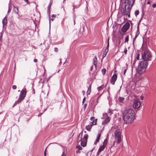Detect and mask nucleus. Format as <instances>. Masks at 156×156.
<instances>
[{"label": "nucleus", "mask_w": 156, "mask_h": 156, "mask_svg": "<svg viewBox=\"0 0 156 156\" xmlns=\"http://www.w3.org/2000/svg\"><path fill=\"white\" fill-rule=\"evenodd\" d=\"M123 120L126 124L132 123L135 118V111L132 109H126L123 113Z\"/></svg>", "instance_id": "nucleus-1"}, {"label": "nucleus", "mask_w": 156, "mask_h": 156, "mask_svg": "<svg viewBox=\"0 0 156 156\" xmlns=\"http://www.w3.org/2000/svg\"><path fill=\"white\" fill-rule=\"evenodd\" d=\"M148 63L146 61H142L139 62L136 68V73L139 74L144 73L147 68Z\"/></svg>", "instance_id": "nucleus-2"}, {"label": "nucleus", "mask_w": 156, "mask_h": 156, "mask_svg": "<svg viewBox=\"0 0 156 156\" xmlns=\"http://www.w3.org/2000/svg\"><path fill=\"white\" fill-rule=\"evenodd\" d=\"M142 58L144 60L143 61L147 62L151 60L152 55L148 50H146L142 52Z\"/></svg>", "instance_id": "nucleus-3"}, {"label": "nucleus", "mask_w": 156, "mask_h": 156, "mask_svg": "<svg viewBox=\"0 0 156 156\" xmlns=\"http://www.w3.org/2000/svg\"><path fill=\"white\" fill-rule=\"evenodd\" d=\"M131 10V9L127 7L124 5H122L120 7V11L122 14L124 16L128 15L129 18L130 17Z\"/></svg>", "instance_id": "nucleus-4"}, {"label": "nucleus", "mask_w": 156, "mask_h": 156, "mask_svg": "<svg viewBox=\"0 0 156 156\" xmlns=\"http://www.w3.org/2000/svg\"><path fill=\"white\" fill-rule=\"evenodd\" d=\"M27 93L26 89L24 88L23 89L20 94L18 100V102L19 103L23 100L25 98Z\"/></svg>", "instance_id": "nucleus-5"}, {"label": "nucleus", "mask_w": 156, "mask_h": 156, "mask_svg": "<svg viewBox=\"0 0 156 156\" xmlns=\"http://www.w3.org/2000/svg\"><path fill=\"white\" fill-rule=\"evenodd\" d=\"M114 135L115 139L117 140V143H120L121 141V133L119 129L115 130L114 132Z\"/></svg>", "instance_id": "nucleus-6"}, {"label": "nucleus", "mask_w": 156, "mask_h": 156, "mask_svg": "<svg viewBox=\"0 0 156 156\" xmlns=\"http://www.w3.org/2000/svg\"><path fill=\"white\" fill-rule=\"evenodd\" d=\"M135 0H125L124 5L131 9L132 8Z\"/></svg>", "instance_id": "nucleus-7"}, {"label": "nucleus", "mask_w": 156, "mask_h": 156, "mask_svg": "<svg viewBox=\"0 0 156 156\" xmlns=\"http://www.w3.org/2000/svg\"><path fill=\"white\" fill-rule=\"evenodd\" d=\"M130 26L129 23H126L121 28V31L123 33L126 32L129 29Z\"/></svg>", "instance_id": "nucleus-8"}, {"label": "nucleus", "mask_w": 156, "mask_h": 156, "mask_svg": "<svg viewBox=\"0 0 156 156\" xmlns=\"http://www.w3.org/2000/svg\"><path fill=\"white\" fill-rule=\"evenodd\" d=\"M140 106V103L139 100L135 99L133 101V107L135 109H137L139 108Z\"/></svg>", "instance_id": "nucleus-9"}, {"label": "nucleus", "mask_w": 156, "mask_h": 156, "mask_svg": "<svg viewBox=\"0 0 156 156\" xmlns=\"http://www.w3.org/2000/svg\"><path fill=\"white\" fill-rule=\"evenodd\" d=\"M103 116L106 117L105 121L102 122V124L103 125H105L109 122L110 120V117L108 116L107 113H105L103 115Z\"/></svg>", "instance_id": "nucleus-10"}, {"label": "nucleus", "mask_w": 156, "mask_h": 156, "mask_svg": "<svg viewBox=\"0 0 156 156\" xmlns=\"http://www.w3.org/2000/svg\"><path fill=\"white\" fill-rule=\"evenodd\" d=\"M117 75L116 74H114L112 76L110 80V82L112 85L115 84V82L117 79Z\"/></svg>", "instance_id": "nucleus-11"}, {"label": "nucleus", "mask_w": 156, "mask_h": 156, "mask_svg": "<svg viewBox=\"0 0 156 156\" xmlns=\"http://www.w3.org/2000/svg\"><path fill=\"white\" fill-rule=\"evenodd\" d=\"M95 117H92L90 118L91 121H92V122L94 124V125H96L97 124V119H95Z\"/></svg>", "instance_id": "nucleus-12"}, {"label": "nucleus", "mask_w": 156, "mask_h": 156, "mask_svg": "<svg viewBox=\"0 0 156 156\" xmlns=\"http://www.w3.org/2000/svg\"><path fill=\"white\" fill-rule=\"evenodd\" d=\"M97 59L96 56H95L93 58V63L94 65L95 66V67L96 68L97 65Z\"/></svg>", "instance_id": "nucleus-13"}, {"label": "nucleus", "mask_w": 156, "mask_h": 156, "mask_svg": "<svg viewBox=\"0 0 156 156\" xmlns=\"http://www.w3.org/2000/svg\"><path fill=\"white\" fill-rule=\"evenodd\" d=\"M7 22V18L6 17H4L2 20V23L3 26L6 25Z\"/></svg>", "instance_id": "nucleus-14"}, {"label": "nucleus", "mask_w": 156, "mask_h": 156, "mask_svg": "<svg viewBox=\"0 0 156 156\" xmlns=\"http://www.w3.org/2000/svg\"><path fill=\"white\" fill-rule=\"evenodd\" d=\"M92 126L90 124L86 126V129L88 131H90Z\"/></svg>", "instance_id": "nucleus-15"}, {"label": "nucleus", "mask_w": 156, "mask_h": 156, "mask_svg": "<svg viewBox=\"0 0 156 156\" xmlns=\"http://www.w3.org/2000/svg\"><path fill=\"white\" fill-rule=\"evenodd\" d=\"M105 147L102 145L98 149L97 154H98L100 152L102 151L105 148Z\"/></svg>", "instance_id": "nucleus-16"}, {"label": "nucleus", "mask_w": 156, "mask_h": 156, "mask_svg": "<svg viewBox=\"0 0 156 156\" xmlns=\"http://www.w3.org/2000/svg\"><path fill=\"white\" fill-rule=\"evenodd\" d=\"M13 11L16 13L18 14V8L15 6H14Z\"/></svg>", "instance_id": "nucleus-17"}, {"label": "nucleus", "mask_w": 156, "mask_h": 156, "mask_svg": "<svg viewBox=\"0 0 156 156\" xmlns=\"http://www.w3.org/2000/svg\"><path fill=\"white\" fill-rule=\"evenodd\" d=\"M91 86L90 85L88 87V90L87 92V95H89L90 94L91 91Z\"/></svg>", "instance_id": "nucleus-18"}, {"label": "nucleus", "mask_w": 156, "mask_h": 156, "mask_svg": "<svg viewBox=\"0 0 156 156\" xmlns=\"http://www.w3.org/2000/svg\"><path fill=\"white\" fill-rule=\"evenodd\" d=\"M82 133L83 132H82L81 133H80L77 139V141H80L81 140L82 137Z\"/></svg>", "instance_id": "nucleus-19"}, {"label": "nucleus", "mask_w": 156, "mask_h": 156, "mask_svg": "<svg viewBox=\"0 0 156 156\" xmlns=\"http://www.w3.org/2000/svg\"><path fill=\"white\" fill-rule=\"evenodd\" d=\"M109 39H108V45H107V47H106V48L105 49V52H108V48H109Z\"/></svg>", "instance_id": "nucleus-20"}, {"label": "nucleus", "mask_w": 156, "mask_h": 156, "mask_svg": "<svg viewBox=\"0 0 156 156\" xmlns=\"http://www.w3.org/2000/svg\"><path fill=\"white\" fill-rule=\"evenodd\" d=\"M100 136H101V134H100V133L99 134H98V136L97 137V138L96 139V142L94 143L96 144V143L99 141L100 139Z\"/></svg>", "instance_id": "nucleus-21"}, {"label": "nucleus", "mask_w": 156, "mask_h": 156, "mask_svg": "<svg viewBox=\"0 0 156 156\" xmlns=\"http://www.w3.org/2000/svg\"><path fill=\"white\" fill-rule=\"evenodd\" d=\"M124 99V98L122 97H119V98L118 100L121 102H122Z\"/></svg>", "instance_id": "nucleus-22"}, {"label": "nucleus", "mask_w": 156, "mask_h": 156, "mask_svg": "<svg viewBox=\"0 0 156 156\" xmlns=\"http://www.w3.org/2000/svg\"><path fill=\"white\" fill-rule=\"evenodd\" d=\"M81 145L82 146L84 147L86 145V143L85 142L81 141Z\"/></svg>", "instance_id": "nucleus-23"}, {"label": "nucleus", "mask_w": 156, "mask_h": 156, "mask_svg": "<svg viewBox=\"0 0 156 156\" xmlns=\"http://www.w3.org/2000/svg\"><path fill=\"white\" fill-rule=\"evenodd\" d=\"M88 139V135L87 134H85L83 137V139L87 141Z\"/></svg>", "instance_id": "nucleus-24"}, {"label": "nucleus", "mask_w": 156, "mask_h": 156, "mask_svg": "<svg viewBox=\"0 0 156 156\" xmlns=\"http://www.w3.org/2000/svg\"><path fill=\"white\" fill-rule=\"evenodd\" d=\"M107 142V140L106 139H105L103 143V145L105 147V146L106 145Z\"/></svg>", "instance_id": "nucleus-25"}, {"label": "nucleus", "mask_w": 156, "mask_h": 156, "mask_svg": "<svg viewBox=\"0 0 156 156\" xmlns=\"http://www.w3.org/2000/svg\"><path fill=\"white\" fill-rule=\"evenodd\" d=\"M73 12L74 13L75 11V9L77 8V6L76 5H73Z\"/></svg>", "instance_id": "nucleus-26"}, {"label": "nucleus", "mask_w": 156, "mask_h": 156, "mask_svg": "<svg viewBox=\"0 0 156 156\" xmlns=\"http://www.w3.org/2000/svg\"><path fill=\"white\" fill-rule=\"evenodd\" d=\"M104 85H101V86L99 87H98V89L99 91L101 90L103 88Z\"/></svg>", "instance_id": "nucleus-27"}, {"label": "nucleus", "mask_w": 156, "mask_h": 156, "mask_svg": "<svg viewBox=\"0 0 156 156\" xmlns=\"http://www.w3.org/2000/svg\"><path fill=\"white\" fill-rule=\"evenodd\" d=\"M101 72L103 75H105L106 72V69H102Z\"/></svg>", "instance_id": "nucleus-28"}, {"label": "nucleus", "mask_w": 156, "mask_h": 156, "mask_svg": "<svg viewBox=\"0 0 156 156\" xmlns=\"http://www.w3.org/2000/svg\"><path fill=\"white\" fill-rule=\"evenodd\" d=\"M107 53H108V52H105V51L104 50V54L102 55L103 58H104L106 56Z\"/></svg>", "instance_id": "nucleus-29"}, {"label": "nucleus", "mask_w": 156, "mask_h": 156, "mask_svg": "<svg viewBox=\"0 0 156 156\" xmlns=\"http://www.w3.org/2000/svg\"><path fill=\"white\" fill-rule=\"evenodd\" d=\"M139 11L138 10H136L135 12V15L136 16L139 15Z\"/></svg>", "instance_id": "nucleus-30"}, {"label": "nucleus", "mask_w": 156, "mask_h": 156, "mask_svg": "<svg viewBox=\"0 0 156 156\" xmlns=\"http://www.w3.org/2000/svg\"><path fill=\"white\" fill-rule=\"evenodd\" d=\"M129 41V36H127L125 39V42H127Z\"/></svg>", "instance_id": "nucleus-31"}, {"label": "nucleus", "mask_w": 156, "mask_h": 156, "mask_svg": "<svg viewBox=\"0 0 156 156\" xmlns=\"http://www.w3.org/2000/svg\"><path fill=\"white\" fill-rule=\"evenodd\" d=\"M77 148H78L79 150H81L82 149V147L80 145L77 146L76 147Z\"/></svg>", "instance_id": "nucleus-32"}, {"label": "nucleus", "mask_w": 156, "mask_h": 156, "mask_svg": "<svg viewBox=\"0 0 156 156\" xmlns=\"http://www.w3.org/2000/svg\"><path fill=\"white\" fill-rule=\"evenodd\" d=\"M139 58H140V54H138L136 57V59H137V60H139Z\"/></svg>", "instance_id": "nucleus-33"}, {"label": "nucleus", "mask_w": 156, "mask_h": 156, "mask_svg": "<svg viewBox=\"0 0 156 156\" xmlns=\"http://www.w3.org/2000/svg\"><path fill=\"white\" fill-rule=\"evenodd\" d=\"M127 49L126 48H125L124 50V52L125 54V55H126L127 52Z\"/></svg>", "instance_id": "nucleus-34"}, {"label": "nucleus", "mask_w": 156, "mask_h": 156, "mask_svg": "<svg viewBox=\"0 0 156 156\" xmlns=\"http://www.w3.org/2000/svg\"><path fill=\"white\" fill-rule=\"evenodd\" d=\"M54 51L56 52H57L58 51V48H54Z\"/></svg>", "instance_id": "nucleus-35"}, {"label": "nucleus", "mask_w": 156, "mask_h": 156, "mask_svg": "<svg viewBox=\"0 0 156 156\" xmlns=\"http://www.w3.org/2000/svg\"><path fill=\"white\" fill-rule=\"evenodd\" d=\"M16 86L15 85H14L12 86V88L13 90L16 89Z\"/></svg>", "instance_id": "nucleus-36"}, {"label": "nucleus", "mask_w": 156, "mask_h": 156, "mask_svg": "<svg viewBox=\"0 0 156 156\" xmlns=\"http://www.w3.org/2000/svg\"><path fill=\"white\" fill-rule=\"evenodd\" d=\"M25 2H26V3H27V4H30V2L28 1V0H23Z\"/></svg>", "instance_id": "nucleus-37"}, {"label": "nucleus", "mask_w": 156, "mask_h": 156, "mask_svg": "<svg viewBox=\"0 0 156 156\" xmlns=\"http://www.w3.org/2000/svg\"><path fill=\"white\" fill-rule=\"evenodd\" d=\"M85 100H86V97H84V98H83V101H82V103L83 104L85 101Z\"/></svg>", "instance_id": "nucleus-38"}, {"label": "nucleus", "mask_w": 156, "mask_h": 156, "mask_svg": "<svg viewBox=\"0 0 156 156\" xmlns=\"http://www.w3.org/2000/svg\"><path fill=\"white\" fill-rule=\"evenodd\" d=\"M152 6L153 8H155V7H156V4H154L153 5H152Z\"/></svg>", "instance_id": "nucleus-39"}, {"label": "nucleus", "mask_w": 156, "mask_h": 156, "mask_svg": "<svg viewBox=\"0 0 156 156\" xmlns=\"http://www.w3.org/2000/svg\"><path fill=\"white\" fill-rule=\"evenodd\" d=\"M51 17L52 18H55V17H56V16L55 15L53 14V15H52Z\"/></svg>", "instance_id": "nucleus-40"}, {"label": "nucleus", "mask_w": 156, "mask_h": 156, "mask_svg": "<svg viewBox=\"0 0 156 156\" xmlns=\"http://www.w3.org/2000/svg\"><path fill=\"white\" fill-rule=\"evenodd\" d=\"M11 9L10 8V7L9 6V9H8V13L9 12H10V11H11Z\"/></svg>", "instance_id": "nucleus-41"}, {"label": "nucleus", "mask_w": 156, "mask_h": 156, "mask_svg": "<svg viewBox=\"0 0 156 156\" xmlns=\"http://www.w3.org/2000/svg\"><path fill=\"white\" fill-rule=\"evenodd\" d=\"M90 124L92 126H94V124L93 123V122H91L90 123Z\"/></svg>", "instance_id": "nucleus-42"}, {"label": "nucleus", "mask_w": 156, "mask_h": 156, "mask_svg": "<svg viewBox=\"0 0 156 156\" xmlns=\"http://www.w3.org/2000/svg\"><path fill=\"white\" fill-rule=\"evenodd\" d=\"M62 156H66V154H65V152H63L62 153Z\"/></svg>", "instance_id": "nucleus-43"}, {"label": "nucleus", "mask_w": 156, "mask_h": 156, "mask_svg": "<svg viewBox=\"0 0 156 156\" xmlns=\"http://www.w3.org/2000/svg\"><path fill=\"white\" fill-rule=\"evenodd\" d=\"M126 70H127V69H125L124 70V74L125 75L126 73Z\"/></svg>", "instance_id": "nucleus-44"}, {"label": "nucleus", "mask_w": 156, "mask_h": 156, "mask_svg": "<svg viewBox=\"0 0 156 156\" xmlns=\"http://www.w3.org/2000/svg\"><path fill=\"white\" fill-rule=\"evenodd\" d=\"M34 62H37V59H34Z\"/></svg>", "instance_id": "nucleus-45"}, {"label": "nucleus", "mask_w": 156, "mask_h": 156, "mask_svg": "<svg viewBox=\"0 0 156 156\" xmlns=\"http://www.w3.org/2000/svg\"><path fill=\"white\" fill-rule=\"evenodd\" d=\"M138 36V35H136V34L135 36V38L134 39V41L136 39V38L137 37V36Z\"/></svg>", "instance_id": "nucleus-46"}, {"label": "nucleus", "mask_w": 156, "mask_h": 156, "mask_svg": "<svg viewBox=\"0 0 156 156\" xmlns=\"http://www.w3.org/2000/svg\"><path fill=\"white\" fill-rule=\"evenodd\" d=\"M48 11L50 12V7L48 6Z\"/></svg>", "instance_id": "nucleus-47"}, {"label": "nucleus", "mask_w": 156, "mask_h": 156, "mask_svg": "<svg viewBox=\"0 0 156 156\" xmlns=\"http://www.w3.org/2000/svg\"><path fill=\"white\" fill-rule=\"evenodd\" d=\"M44 156H46V149L45 150L44 152Z\"/></svg>", "instance_id": "nucleus-48"}, {"label": "nucleus", "mask_w": 156, "mask_h": 156, "mask_svg": "<svg viewBox=\"0 0 156 156\" xmlns=\"http://www.w3.org/2000/svg\"><path fill=\"white\" fill-rule=\"evenodd\" d=\"M19 103L18 102V101H16V102H15V103L14 104V105H16L17 104V103Z\"/></svg>", "instance_id": "nucleus-49"}, {"label": "nucleus", "mask_w": 156, "mask_h": 156, "mask_svg": "<svg viewBox=\"0 0 156 156\" xmlns=\"http://www.w3.org/2000/svg\"><path fill=\"white\" fill-rule=\"evenodd\" d=\"M73 25H74L75 24V20L74 19L73 21Z\"/></svg>", "instance_id": "nucleus-50"}, {"label": "nucleus", "mask_w": 156, "mask_h": 156, "mask_svg": "<svg viewBox=\"0 0 156 156\" xmlns=\"http://www.w3.org/2000/svg\"><path fill=\"white\" fill-rule=\"evenodd\" d=\"M87 105V104H85L84 105V108H86Z\"/></svg>", "instance_id": "nucleus-51"}, {"label": "nucleus", "mask_w": 156, "mask_h": 156, "mask_svg": "<svg viewBox=\"0 0 156 156\" xmlns=\"http://www.w3.org/2000/svg\"><path fill=\"white\" fill-rule=\"evenodd\" d=\"M115 141H114V143H113V146H114V147H115Z\"/></svg>", "instance_id": "nucleus-52"}, {"label": "nucleus", "mask_w": 156, "mask_h": 156, "mask_svg": "<svg viewBox=\"0 0 156 156\" xmlns=\"http://www.w3.org/2000/svg\"><path fill=\"white\" fill-rule=\"evenodd\" d=\"M151 3V2L149 1H148L147 2V4H150Z\"/></svg>", "instance_id": "nucleus-53"}, {"label": "nucleus", "mask_w": 156, "mask_h": 156, "mask_svg": "<svg viewBox=\"0 0 156 156\" xmlns=\"http://www.w3.org/2000/svg\"><path fill=\"white\" fill-rule=\"evenodd\" d=\"M51 20L53 21L54 20V19L53 18H52Z\"/></svg>", "instance_id": "nucleus-54"}, {"label": "nucleus", "mask_w": 156, "mask_h": 156, "mask_svg": "<svg viewBox=\"0 0 156 156\" xmlns=\"http://www.w3.org/2000/svg\"><path fill=\"white\" fill-rule=\"evenodd\" d=\"M136 61L135 60H134V63H135V62H136Z\"/></svg>", "instance_id": "nucleus-55"}, {"label": "nucleus", "mask_w": 156, "mask_h": 156, "mask_svg": "<svg viewBox=\"0 0 156 156\" xmlns=\"http://www.w3.org/2000/svg\"><path fill=\"white\" fill-rule=\"evenodd\" d=\"M82 92H83L84 93H85V91H84V90H83V91H82Z\"/></svg>", "instance_id": "nucleus-56"}, {"label": "nucleus", "mask_w": 156, "mask_h": 156, "mask_svg": "<svg viewBox=\"0 0 156 156\" xmlns=\"http://www.w3.org/2000/svg\"><path fill=\"white\" fill-rule=\"evenodd\" d=\"M143 97H141V99L143 100Z\"/></svg>", "instance_id": "nucleus-57"}, {"label": "nucleus", "mask_w": 156, "mask_h": 156, "mask_svg": "<svg viewBox=\"0 0 156 156\" xmlns=\"http://www.w3.org/2000/svg\"><path fill=\"white\" fill-rule=\"evenodd\" d=\"M136 95H134V97H136Z\"/></svg>", "instance_id": "nucleus-58"}, {"label": "nucleus", "mask_w": 156, "mask_h": 156, "mask_svg": "<svg viewBox=\"0 0 156 156\" xmlns=\"http://www.w3.org/2000/svg\"><path fill=\"white\" fill-rule=\"evenodd\" d=\"M92 67H91V70H92Z\"/></svg>", "instance_id": "nucleus-59"}]
</instances>
